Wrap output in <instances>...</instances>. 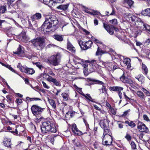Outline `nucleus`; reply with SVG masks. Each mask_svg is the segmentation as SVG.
I'll list each match as a JSON object with an SVG mask.
<instances>
[{"label":"nucleus","mask_w":150,"mask_h":150,"mask_svg":"<svg viewBox=\"0 0 150 150\" xmlns=\"http://www.w3.org/2000/svg\"><path fill=\"white\" fill-rule=\"evenodd\" d=\"M143 119L147 121L150 122V120L148 116L146 115H144L143 116Z\"/></svg>","instance_id":"4d7b16f0"},{"label":"nucleus","mask_w":150,"mask_h":150,"mask_svg":"<svg viewBox=\"0 0 150 150\" xmlns=\"http://www.w3.org/2000/svg\"><path fill=\"white\" fill-rule=\"evenodd\" d=\"M76 6V7H75V6L74 7H75V8H77V9H88V8L86 7V6H83L81 5H77Z\"/></svg>","instance_id":"49530a36"},{"label":"nucleus","mask_w":150,"mask_h":150,"mask_svg":"<svg viewBox=\"0 0 150 150\" xmlns=\"http://www.w3.org/2000/svg\"><path fill=\"white\" fill-rule=\"evenodd\" d=\"M44 108L36 105H33L31 108V110L33 114L35 115H37L40 114L42 112Z\"/></svg>","instance_id":"1a4fd4ad"},{"label":"nucleus","mask_w":150,"mask_h":150,"mask_svg":"<svg viewBox=\"0 0 150 150\" xmlns=\"http://www.w3.org/2000/svg\"><path fill=\"white\" fill-rule=\"evenodd\" d=\"M123 88L118 86L110 87L109 88V89L110 91H112L117 93L123 90Z\"/></svg>","instance_id":"f3484780"},{"label":"nucleus","mask_w":150,"mask_h":150,"mask_svg":"<svg viewBox=\"0 0 150 150\" xmlns=\"http://www.w3.org/2000/svg\"><path fill=\"white\" fill-rule=\"evenodd\" d=\"M11 4H8V3L7 4L4 5L0 4V9H6L7 8H12V7H13V6Z\"/></svg>","instance_id":"4be33fe9"},{"label":"nucleus","mask_w":150,"mask_h":150,"mask_svg":"<svg viewBox=\"0 0 150 150\" xmlns=\"http://www.w3.org/2000/svg\"><path fill=\"white\" fill-rule=\"evenodd\" d=\"M62 96L63 98V100L64 101H67L68 100V98H69V95L65 93H62Z\"/></svg>","instance_id":"f704fd0d"},{"label":"nucleus","mask_w":150,"mask_h":150,"mask_svg":"<svg viewBox=\"0 0 150 150\" xmlns=\"http://www.w3.org/2000/svg\"><path fill=\"white\" fill-rule=\"evenodd\" d=\"M2 65L8 68L10 70H11V71L15 72V71L10 66V65H8V64H4L2 63Z\"/></svg>","instance_id":"a18cd8bd"},{"label":"nucleus","mask_w":150,"mask_h":150,"mask_svg":"<svg viewBox=\"0 0 150 150\" xmlns=\"http://www.w3.org/2000/svg\"><path fill=\"white\" fill-rule=\"evenodd\" d=\"M73 143L74 145L76 146L79 147L81 146L80 143L78 141L77 142L75 139L73 140Z\"/></svg>","instance_id":"09e8293b"},{"label":"nucleus","mask_w":150,"mask_h":150,"mask_svg":"<svg viewBox=\"0 0 150 150\" xmlns=\"http://www.w3.org/2000/svg\"><path fill=\"white\" fill-rule=\"evenodd\" d=\"M53 37L55 40L61 42L63 40V38L62 35L55 34L53 35Z\"/></svg>","instance_id":"5701e85b"},{"label":"nucleus","mask_w":150,"mask_h":150,"mask_svg":"<svg viewBox=\"0 0 150 150\" xmlns=\"http://www.w3.org/2000/svg\"><path fill=\"white\" fill-rule=\"evenodd\" d=\"M42 84L44 87L46 88L49 89L50 88V87L47 86L46 83L44 81H42Z\"/></svg>","instance_id":"052dcab7"},{"label":"nucleus","mask_w":150,"mask_h":150,"mask_svg":"<svg viewBox=\"0 0 150 150\" xmlns=\"http://www.w3.org/2000/svg\"><path fill=\"white\" fill-rule=\"evenodd\" d=\"M48 69L49 70V71L48 73V74H50L52 76L55 75V74L53 72L51 69L50 68H49Z\"/></svg>","instance_id":"774afa93"},{"label":"nucleus","mask_w":150,"mask_h":150,"mask_svg":"<svg viewBox=\"0 0 150 150\" xmlns=\"http://www.w3.org/2000/svg\"><path fill=\"white\" fill-rule=\"evenodd\" d=\"M81 95L85 97L89 101L93 102V101L92 100V98L90 95L89 94H85L84 93H83L81 94Z\"/></svg>","instance_id":"c9c22d12"},{"label":"nucleus","mask_w":150,"mask_h":150,"mask_svg":"<svg viewBox=\"0 0 150 150\" xmlns=\"http://www.w3.org/2000/svg\"><path fill=\"white\" fill-rule=\"evenodd\" d=\"M13 53L16 54L19 56H22L24 54V52L21 48V46L19 45V47L17 48L16 52H13Z\"/></svg>","instance_id":"a211bd4d"},{"label":"nucleus","mask_w":150,"mask_h":150,"mask_svg":"<svg viewBox=\"0 0 150 150\" xmlns=\"http://www.w3.org/2000/svg\"><path fill=\"white\" fill-rule=\"evenodd\" d=\"M21 77L23 80H24V81L25 82V83L27 84H28L31 86H32L29 83V80L27 78H25L24 77H22L21 76H20Z\"/></svg>","instance_id":"5fc2aeb1"},{"label":"nucleus","mask_w":150,"mask_h":150,"mask_svg":"<svg viewBox=\"0 0 150 150\" xmlns=\"http://www.w3.org/2000/svg\"><path fill=\"white\" fill-rule=\"evenodd\" d=\"M125 123L128 124V125L132 128L135 126L136 125L133 121L129 122L128 121H125Z\"/></svg>","instance_id":"e433bc0d"},{"label":"nucleus","mask_w":150,"mask_h":150,"mask_svg":"<svg viewBox=\"0 0 150 150\" xmlns=\"http://www.w3.org/2000/svg\"><path fill=\"white\" fill-rule=\"evenodd\" d=\"M4 146L7 147H11V139L6 138L4 139V141L3 142Z\"/></svg>","instance_id":"aec40b11"},{"label":"nucleus","mask_w":150,"mask_h":150,"mask_svg":"<svg viewBox=\"0 0 150 150\" xmlns=\"http://www.w3.org/2000/svg\"><path fill=\"white\" fill-rule=\"evenodd\" d=\"M58 23V20L55 16H47L45 21L41 27V30L43 31L45 30L47 32H49L52 30L51 29L52 25L55 26Z\"/></svg>","instance_id":"f257e3e1"},{"label":"nucleus","mask_w":150,"mask_h":150,"mask_svg":"<svg viewBox=\"0 0 150 150\" xmlns=\"http://www.w3.org/2000/svg\"><path fill=\"white\" fill-rule=\"evenodd\" d=\"M79 44L81 49L83 50H86L91 47L92 42L91 40H89L87 42H83L81 40L79 41Z\"/></svg>","instance_id":"9d476101"},{"label":"nucleus","mask_w":150,"mask_h":150,"mask_svg":"<svg viewBox=\"0 0 150 150\" xmlns=\"http://www.w3.org/2000/svg\"><path fill=\"white\" fill-rule=\"evenodd\" d=\"M125 3L127 4L130 7L129 8H131V7L133 6L134 3V1L132 0H124Z\"/></svg>","instance_id":"7c9ffc66"},{"label":"nucleus","mask_w":150,"mask_h":150,"mask_svg":"<svg viewBox=\"0 0 150 150\" xmlns=\"http://www.w3.org/2000/svg\"><path fill=\"white\" fill-rule=\"evenodd\" d=\"M67 49L72 53H75L76 51L75 47L73 46L68 40H67Z\"/></svg>","instance_id":"dca6fc26"},{"label":"nucleus","mask_w":150,"mask_h":150,"mask_svg":"<svg viewBox=\"0 0 150 150\" xmlns=\"http://www.w3.org/2000/svg\"><path fill=\"white\" fill-rule=\"evenodd\" d=\"M150 12V11H147V10H142L141 12V14L144 16H149V14Z\"/></svg>","instance_id":"a19ab883"},{"label":"nucleus","mask_w":150,"mask_h":150,"mask_svg":"<svg viewBox=\"0 0 150 150\" xmlns=\"http://www.w3.org/2000/svg\"><path fill=\"white\" fill-rule=\"evenodd\" d=\"M103 25L104 28L110 35H113L114 34V30L116 32L120 33V32H119V29L115 28L113 25H109L107 23H104Z\"/></svg>","instance_id":"423d86ee"},{"label":"nucleus","mask_w":150,"mask_h":150,"mask_svg":"<svg viewBox=\"0 0 150 150\" xmlns=\"http://www.w3.org/2000/svg\"><path fill=\"white\" fill-rule=\"evenodd\" d=\"M137 128L141 132L148 133L149 132V129L144 123L139 121L138 123Z\"/></svg>","instance_id":"9b49d317"},{"label":"nucleus","mask_w":150,"mask_h":150,"mask_svg":"<svg viewBox=\"0 0 150 150\" xmlns=\"http://www.w3.org/2000/svg\"><path fill=\"white\" fill-rule=\"evenodd\" d=\"M142 69L143 73L146 75L148 72V69L145 65L142 64Z\"/></svg>","instance_id":"58836bf2"},{"label":"nucleus","mask_w":150,"mask_h":150,"mask_svg":"<svg viewBox=\"0 0 150 150\" xmlns=\"http://www.w3.org/2000/svg\"><path fill=\"white\" fill-rule=\"evenodd\" d=\"M137 94L138 96L141 98L142 99H143L144 98V96L143 93L142 91H138L137 92Z\"/></svg>","instance_id":"37998d69"},{"label":"nucleus","mask_w":150,"mask_h":150,"mask_svg":"<svg viewBox=\"0 0 150 150\" xmlns=\"http://www.w3.org/2000/svg\"><path fill=\"white\" fill-rule=\"evenodd\" d=\"M89 80L95 82V83L96 84L102 85H103L102 88L101 89H99V91H100L101 93H105L107 94V92L108 90L106 88V87L103 85L104 84V83L102 81L98 80H94L91 79H89Z\"/></svg>","instance_id":"6e6552de"},{"label":"nucleus","mask_w":150,"mask_h":150,"mask_svg":"<svg viewBox=\"0 0 150 150\" xmlns=\"http://www.w3.org/2000/svg\"><path fill=\"white\" fill-rule=\"evenodd\" d=\"M124 96L125 98V99L127 101H128V100H132V99L131 98H129L127 97L125 94V93H124Z\"/></svg>","instance_id":"e2e57ef3"},{"label":"nucleus","mask_w":150,"mask_h":150,"mask_svg":"<svg viewBox=\"0 0 150 150\" xmlns=\"http://www.w3.org/2000/svg\"><path fill=\"white\" fill-rule=\"evenodd\" d=\"M60 137L59 135L56 134H53L51 136L50 141L53 144L54 141L57 139V138Z\"/></svg>","instance_id":"bb28decb"},{"label":"nucleus","mask_w":150,"mask_h":150,"mask_svg":"<svg viewBox=\"0 0 150 150\" xmlns=\"http://www.w3.org/2000/svg\"><path fill=\"white\" fill-rule=\"evenodd\" d=\"M42 77L43 78L47 80L48 81H49L51 77V76H49L48 74L45 73V71L44 73L41 74L40 76L39 77Z\"/></svg>","instance_id":"6ab92c4d"},{"label":"nucleus","mask_w":150,"mask_h":150,"mask_svg":"<svg viewBox=\"0 0 150 150\" xmlns=\"http://www.w3.org/2000/svg\"><path fill=\"white\" fill-rule=\"evenodd\" d=\"M133 83V81L130 79L128 78L127 79L125 83H127L130 84H132Z\"/></svg>","instance_id":"13d9d810"},{"label":"nucleus","mask_w":150,"mask_h":150,"mask_svg":"<svg viewBox=\"0 0 150 150\" xmlns=\"http://www.w3.org/2000/svg\"><path fill=\"white\" fill-rule=\"evenodd\" d=\"M65 0H53V1L55 3H62L64 2Z\"/></svg>","instance_id":"0e129e2a"},{"label":"nucleus","mask_w":150,"mask_h":150,"mask_svg":"<svg viewBox=\"0 0 150 150\" xmlns=\"http://www.w3.org/2000/svg\"><path fill=\"white\" fill-rule=\"evenodd\" d=\"M85 12L87 13L90 15H96L99 14V12L97 11L93 10L90 12L88 10H83Z\"/></svg>","instance_id":"393cba45"},{"label":"nucleus","mask_w":150,"mask_h":150,"mask_svg":"<svg viewBox=\"0 0 150 150\" xmlns=\"http://www.w3.org/2000/svg\"><path fill=\"white\" fill-rule=\"evenodd\" d=\"M108 14H107L108 16L109 15H114L115 14V11L114 10H112V12L111 13H109V12H107Z\"/></svg>","instance_id":"338daca9"},{"label":"nucleus","mask_w":150,"mask_h":150,"mask_svg":"<svg viewBox=\"0 0 150 150\" xmlns=\"http://www.w3.org/2000/svg\"><path fill=\"white\" fill-rule=\"evenodd\" d=\"M49 82L53 83L54 85L57 86H61V84L60 82L57 81L55 79L53 78L52 77H51Z\"/></svg>","instance_id":"412c9836"},{"label":"nucleus","mask_w":150,"mask_h":150,"mask_svg":"<svg viewBox=\"0 0 150 150\" xmlns=\"http://www.w3.org/2000/svg\"><path fill=\"white\" fill-rule=\"evenodd\" d=\"M58 54L52 56L48 60V62L54 66L57 65L59 62L58 58Z\"/></svg>","instance_id":"ddd939ff"},{"label":"nucleus","mask_w":150,"mask_h":150,"mask_svg":"<svg viewBox=\"0 0 150 150\" xmlns=\"http://www.w3.org/2000/svg\"><path fill=\"white\" fill-rule=\"evenodd\" d=\"M137 28H140L143 31H145L150 34V26L147 24L144 23L141 19H138L137 21Z\"/></svg>","instance_id":"20e7f679"},{"label":"nucleus","mask_w":150,"mask_h":150,"mask_svg":"<svg viewBox=\"0 0 150 150\" xmlns=\"http://www.w3.org/2000/svg\"><path fill=\"white\" fill-rule=\"evenodd\" d=\"M75 112H73L71 111L68 112L66 113L65 116L67 117H68V115H70L71 117H72L74 115V114Z\"/></svg>","instance_id":"de8ad7c7"},{"label":"nucleus","mask_w":150,"mask_h":150,"mask_svg":"<svg viewBox=\"0 0 150 150\" xmlns=\"http://www.w3.org/2000/svg\"><path fill=\"white\" fill-rule=\"evenodd\" d=\"M132 149L133 150L137 149L136 145L135 143L133 141H132L130 144Z\"/></svg>","instance_id":"c03bdc74"},{"label":"nucleus","mask_w":150,"mask_h":150,"mask_svg":"<svg viewBox=\"0 0 150 150\" xmlns=\"http://www.w3.org/2000/svg\"><path fill=\"white\" fill-rule=\"evenodd\" d=\"M85 12L87 13L90 15H96L99 14V12L97 11L93 10L90 12L88 10H83Z\"/></svg>","instance_id":"a878e982"},{"label":"nucleus","mask_w":150,"mask_h":150,"mask_svg":"<svg viewBox=\"0 0 150 150\" xmlns=\"http://www.w3.org/2000/svg\"><path fill=\"white\" fill-rule=\"evenodd\" d=\"M72 132L77 135H80L82 134V132L79 130L76 124L74 123L71 125H69Z\"/></svg>","instance_id":"2eb2a0df"},{"label":"nucleus","mask_w":150,"mask_h":150,"mask_svg":"<svg viewBox=\"0 0 150 150\" xmlns=\"http://www.w3.org/2000/svg\"><path fill=\"white\" fill-rule=\"evenodd\" d=\"M104 53V51L100 49L99 47H98V49L96 53V55L97 56L101 55Z\"/></svg>","instance_id":"4c0bfd02"},{"label":"nucleus","mask_w":150,"mask_h":150,"mask_svg":"<svg viewBox=\"0 0 150 150\" xmlns=\"http://www.w3.org/2000/svg\"><path fill=\"white\" fill-rule=\"evenodd\" d=\"M110 22L112 24L115 25L117 24V21L116 19H113L110 21Z\"/></svg>","instance_id":"6e6d98bb"},{"label":"nucleus","mask_w":150,"mask_h":150,"mask_svg":"<svg viewBox=\"0 0 150 150\" xmlns=\"http://www.w3.org/2000/svg\"><path fill=\"white\" fill-rule=\"evenodd\" d=\"M35 64L40 70L43 69L44 68V67L42 64L39 62L35 63Z\"/></svg>","instance_id":"ea45409f"},{"label":"nucleus","mask_w":150,"mask_h":150,"mask_svg":"<svg viewBox=\"0 0 150 150\" xmlns=\"http://www.w3.org/2000/svg\"><path fill=\"white\" fill-rule=\"evenodd\" d=\"M86 61L88 63H89V64H93V66H91V67H90V68H92V67L94 66H95H95V65H96V62H96V60H93L90 61L89 60H87Z\"/></svg>","instance_id":"79ce46f5"},{"label":"nucleus","mask_w":150,"mask_h":150,"mask_svg":"<svg viewBox=\"0 0 150 150\" xmlns=\"http://www.w3.org/2000/svg\"><path fill=\"white\" fill-rule=\"evenodd\" d=\"M138 19H140L139 18H136L135 16H132V17H131L130 19H129V20H131L132 22H134L135 24L137 26V21L138 20Z\"/></svg>","instance_id":"72a5a7b5"},{"label":"nucleus","mask_w":150,"mask_h":150,"mask_svg":"<svg viewBox=\"0 0 150 150\" xmlns=\"http://www.w3.org/2000/svg\"><path fill=\"white\" fill-rule=\"evenodd\" d=\"M41 17V14L39 13H36L35 15H33L31 17V18L32 20L34 21L35 20H38Z\"/></svg>","instance_id":"b1692460"},{"label":"nucleus","mask_w":150,"mask_h":150,"mask_svg":"<svg viewBox=\"0 0 150 150\" xmlns=\"http://www.w3.org/2000/svg\"><path fill=\"white\" fill-rule=\"evenodd\" d=\"M10 132L13 133V134L15 135H18V132L17 131V129H15V131H10Z\"/></svg>","instance_id":"680f3d73"},{"label":"nucleus","mask_w":150,"mask_h":150,"mask_svg":"<svg viewBox=\"0 0 150 150\" xmlns=\"http://www.w3.org/2000/svg\"><path fill=\"white\" fill-rule=\"evenodd\" d=\"M48 101L52 106V108L55 109L56 107V104L55 101L52 99H48Z\"/></svg>","instance_id":"473e14b6"},{"label":"nucleus","mask_w":150,"mask_h":150,"mask_svg":"<svg viewBox=\"0 0 150 150\" xmlns=\"http://www.w3.org/2000/svg\"><path fill=\"white\" fill-rule=\"evenodd\" d=\"M102 139V144L103 145L106 146H110L112 144V138L110 135L104 134Z\"/></svg>","instance_id":"0eeeda50"},{"label":"nucleus","mask_w":150,"mask_h":150,"mask_svg":"<svg viewBox=\"0 0 150 150\" xmlns=\"http://www.w3.org/2000/svg\"><path fill=\"white\" fill-rule=\"evenodd\" d=\"M69 6V4H62L59 5V6L57 7V8L61 9H67Z\"/></svg>","instance_id":"c756f323"},{"label":"nucleus","mask_w":150,"mask_h":150,"mask_svg":"<svg viewBox=\"0 0 150 150\" xmlns=\"http://www.w3.org/2000/svg\"><path fill=\"white\" fill-rule=\"evenodd\" d=\"M136 79H137L139 81L143 83L144 81V77L142 75H139L135 76Z\"/></svg>","instance_id":"c85d7f7f"},{"label":"nucleus","mask_w":150,"mask_h":150,"mask_svg":"<svg viewBox=\"0 0 150 150\" xmlns=\"http://www.w3.org/2000/svg\"><path fill=\"white\" fill-rule=\"evenodd\" d=\"M99 124L100 127L104 129L103 135L108 134L109 132V127L106 125L103 120L100 121Z\"/></svg>","instance_id":"4468645a"},{"label":"nucleus","mask_w":150,"mask_h":150,"mask_svg":"<svg viewBox=\"0 0 150 150\" xmlns=\"http://www.w3.org/2000/svg\"><path fill=\"white\" fill-rule=\"evenodd\" d=\"M110 111L113 115H115L116 113V110L113 108H110L109 110Z\"/></svg>","instance_id":"603ef678"},{"label":"nucleus","mask_w":150,"mask_h":150,"mask_svg":"<svg viewBox=\"0 0 150 150\" xmlns=\"http://www.w3.org/2000/svg\"><path fill=\"white\" fill-rule=\"evenodd\" d=\"M35 48L39 50H42L45 46V40L42 37H38L31 40Z\"/></svg>","instance_id":"7ed1b4c3"},{"label":"nucleus","mask_w":150,"mask_h":150,"mask_svg":"<svg viewBox=\"0 0 150 150\" xmlns=\"http://www.w3.org/2000/svg\"><path fill=\"white\" fill-rule=\"evenodd\" d=\"M43 1L45 4L48 5L50 7H51L53 2H54L53 0H43Z\"/></svg>","instance_id":"2f4dec72"},{"label":"nucleus","mask_w":150,"mask_h":150,"mask_svg":"<svg viewBox=\"0 0 150 150\" xmlns=\"http://www.w3.org/2000/svg\"><path fill=\"white\" fill-rule=\"evenodd\" d=\"M92 39L96 43H101L100 41L98 40V39L95 38L94 37H92Z\"/></svg>","instance_id":"bf43d9fd"},{"label":"nucleus","mask_w":150,"mask_h":150,"mask_svg":"<svg viewBox=\"0 0 150 150\" xmlns=\"http://www.w3.org/2000/svg\"><path fill=\"white\" fill-rule=\"evenodd\" d=\"M142 90L144 92L146 95L147 96H150V93L149 91L146 90V89L144 88H142Z\"/></svg>","instance_id":"864d4df0"},{"label":"nucleus","mask_w":150,"mask_h":150,"mask_svg":"<svg viewBox=\"0 0 150 150\" xmlns=\"http://www.w3.org/2000/svg\"><path fill=\"white\" fill-rule=\"evenodd\" d=\"M93 64H88L86 66L85 65L83 69V73L85 76H87L90 73L94 71L96 69V67L95 66L93 67L92 68L90 69V67H91V66H93Z\"/></svg>","instance_id":"f8f14e48"},{"label":"nucleus","mask_w":150,"mask_h":150,"mask_svg":"<svg viewBox=\"0 0 150 150\" xmlns=\"http://www.w3.org/2000/svg\"><path fill=\"white\" fill-rule=\"evenodd\" d=\"M42 132L46 133L48 132L55 133L57 131L56 128L53 122L47 121L43 122L41 127Z\"/></svg>","instance_id":"f03ea898"},{"label":"nucleus","mask_w":150,"mask_h":150,"mask_svg":"<svg viewBox=\"0 0 150 150\" xmlns=\"http://www.w3.org/2000/svg\"><path fill=\"white\" fill-rule=\"evenodd\" d=\"M127 78L126 77L124 76V74H123L120 77V81H122L123 83H125V82L127 79Z\"/></svg>","instance_id":"8fccbe9b"},{"label":"nucleus","mask_w":150,"mask_h":150,"mask_svg":"<svg viewBox=\"0 0 150 150\" xmlns=\"http://www.w3.org/2000/svg\"><path fill=\"white\" fill-rule=\"evenodd\" d=\"M125 137L129 142L131 140L132 138L131 136L128 133L126 134Z\"/></svg>","instance_id":"3c124183"},{"label":"nucleus","mask_w":150,"mask_h":150,"mask_svg":"<svg viewBox=\"0 0 150 150\" xmlns=\"http://www.w3.org/2000/svg\"><path fill=\"white\" fill-rule=\"evenodd\" d=\"M130 111V110L129 109V110H127V111L124 112H123V114L122 115V116H126L128 114V112H129Z\"/></svg>","instance_id":"69168bd1"},{"label":"nucleus","mask_w":150,"mask_h":150,"mask_svg":"<svg viewBox=\"0 0 150 150\" xmlns=\"http://www.w3.org/2000/svg\"><path fill=\"white\" fill-rule=\"evenodd\" d=\"M130 62V59L129 58H126L124 59L123 61L124 63L126 64L128 68L131 67Z\"/></svg>","instance_id":"cd10ccee"},{"label":"nucleus","mask_w":150,"mask_h":150,"mask_svg":"<svg viewBox=\"0 0 150 150\" xmlns=\"http://www.w3.org/2000/svg\"><path fill=\"white\" fill-rule=\"evenodd\" d=\"M17 67L19 69L21 72L25 73L28 74H32L35 72V70L33 69L22 66L20 63H18Z\"/></svg>","instance_id":"39448f33"}]
</instances>
